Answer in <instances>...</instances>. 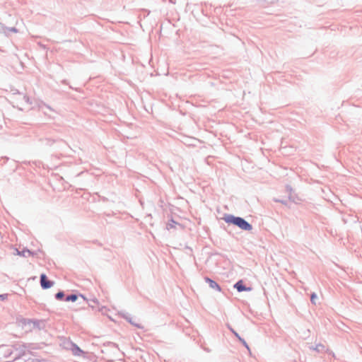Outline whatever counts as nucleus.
<instances>
[{"label": "nucleus", "instance_id": "obj_4", "mask_svg": "<svg viewBox=\"0 0 362 362\" xmlns=\"http://www.w3.org/2000/svg\"><path fill=\"white\" fill-rule=\"evenodd\" d=\"M234 286L239 292L251 290L250 288H246L243 286V282L242 280L238 281Z\"/></svg>", "mask_w": 362, "mask_h": 362}, {"label": "nucleus", "instance_id": "obj_8", "mask_svg": "<svg viewBox=\"0 0 362 362\" xmlns=\"http://www.w3.org/2000/svg\"><path fill=\"white\" fill-rule=\"evenodd\" d=\"M64 297V293L62 292H59L56 294V298L59 300H61Z\"/></svg>", "mask_w": 362, "mask_h": 362}, {"label": "nucleus", "instance_id": "obj_1", "mask_svg": "<svg viewBox=\"0 0 362 362\" xmlns=\"http://www.w3.org/2000/svg\"><path fill=\"white\" fill-rule=\"evenodd\" d=\"M227 223H233L245 230H252V226L240 217L229 216L226 219Z\"/></svg>", "mask_w": 362, "mask_h": 362}, {"label": "nucleus", "instance_id": "obj_2", "mask_svg": "<svg viewBox=\"0 0 362 362\" xmlns=\"http://www.w3.org/2000/svg\"><path fill=\"white\" fill-rule=\"evenodd\" d=\"M40 284L41 286L45 289L49 288L53 286V282L47 280V276L45 274H41Z\"/></svg>", "mask_w": 362, "mask_h": 362}, {"label": "nucleus", "instance_id": "obj_5", "mask_svg": "<svg viewBox=\"0 0 362 362\" xmlns=\"http://www.w3.org/2000/svg\"><path fill=\"white\" fill-rule=\"evenodd\" d=\"M233 333L235 334V336L239 339L240 341H241L243 342V344H244V346L249 350L250 348H249V346L247 345V344L245 342V341L243 339H241L240 337V336L238 334V333H236L235 332L233 331Z\"/></svg>", "mask_w": 362, "mask_h": 362}, {"label": "nucleus", "instance_id": "obj_7", "mask_svg": "<svg viewBox=\"0 0 362 362\" xmlns=\"http://www.w3.org/2000/svg\"><path fill=\"white\" fill-rule=\"evenodd\" d=\"M317 295L315 293H313L311 295V298H310V300H311V302L313 303V304H315L316 302H315V300L317 299Z\"/></svg>", "mask_w": 362, "mask_h": 362}, {"label": "nucleus", "instance_id": "obj_6", "mask_svg": "<svg viewBox=\"0 0 362 362\" xmlns=\"http://www.w3.org/2000/svg\"><path fill=\"white\" fill-rule=\"evenodd\" d=\"M77 299V296L76 295H71L66 297V301H75Z\"/></svg>", "mask_w": 362, "mask_h": 362}, {"label": "nucleus", "instance_id": "obj_3", "mask_svg": "<svg viewBox=\"0 0 362 362\" xmlns=\"http://www.w3.org/2000/svg\"><path fill=\"white\" fill-rule=\"evenodd\" d=\"M205 281L209 284V286L211 288L216 289L218 291H221V288L216 282H215L214 281H213L212 279H211L208 277L205 278Z\"/></svg>", "mask_w": 362, "mask_h": 362}, {"label": "nucleus", "instance_id": "obj_9", "mask_svg": "<svg viewBox=\"0 0 362 362\" xmlns=\"http://www.w3.org/2000/svg\"><path fill=\"white\" fill-rule=\"evenodd\" d=\"M7 298V294L0 295V299L5 300Z\"/></svg>", "mask_w": 362, "mask_h": 362}]
</instances>
